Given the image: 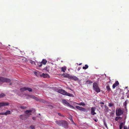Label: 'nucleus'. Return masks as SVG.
I'll use <instances>...</instances> for the list:
<instances>
[{
    "mask_svg": "<svg viewBox=\"0 0 129 129\" xmlns=\"http://www.w3.org/2000/svg\"><path fill=\"white\" fill-rule=\"evenodd\" d=\"M55 122L59 126H62L64 128H67L68 127V124L65 121L59 120L55 121Z\"/></svg>",
    "mask_w": 129,
    "mask_h": 129,
    "instance_id": "nucleus-1",
    "label": "nucleus"
},
{
    "mask_svg": "<svg viewBox=\"0 0 129 129\" xmlns=\"http://www.w3.org/2000/svg\"><path fill=\"white\" fill-rule=\"evenodd\" d=\"M58 92L64 95L68 96L70 97H73V95L72 94L68 93L66 92L65 90L60 89H59L58 91Z\"/></svg>",
    "mask_w": 129,
    "mask_h": 129,
    "instance_id": "nucleus-2",
    "label": "nucleus"
},
{
    "mask_svg": "<svg viewBox=\"0 0 129 129\" xmlns=\"http://www.w3.org/2000/svg\"><path fill=\"white\" fill-rule=\"evenodd\" d=\"M11 81V79L9 78L0 76V83L1 84L5 82L9 83Z\"/></svg>",
    "mask_w": 129,
    "mask_h": 129,
    "instance_id": "nucleus-3",
    "label": "nucleus"
},
{
    "mask_svg": "<svg viewBox=\"0 0 129 129\" xmlns=\"http://www.w3.org/2000/svg\"><path fill=\"white\" fill-rule=\"evenodd\" d=\"M93 86L94 90L97 93L100 92V89L96 83H93Z\"/></svg>",
    "mask_w": 129,
    "mask_h": 129,
    "instance_id": "nucleus-4",
    "label": "nucleus"
},
{
    "mask_svg": "<svg viewBox=\"0 0 129 129\" xmlns=\"http://www.w3.org/2000/svg\"><path fill=\"white\" fill-rule=\"evenodd\" d=\"M123 111L120 108L117 109L116 111V115L117 116H119L123 114Z\"/></svg>",
    "mask_w": 129,
    "mask_h": 129,
    "instance_id": "nucleus-5",
    "label": "nucleus"
},
{
    "mask_svg": "<svg viewBox=\"0 0 129 129\" xmlns=\"http://www.w3.org/2000/svg\"><path fill=\"white\" fill-rule=\"evenodd\" d=\"M62 102L64 105H67L71 108L73 109H75V108L73 106L71 105L69 103H68L66 100H62Z\"/></svg>",
    "mask_w": 129,
    "mask_h": 129,
    "instance_id": "nucleus-6",
    "label": "nucleus"
},
{
    "mask_svg": "<svg viewBox=\"0 0 129 129\" xmlns=\"http://www.w3.org/2000/svg\"><path fill=\"white\" fill-rule=\"evenodd\" d=\"M52 67L51 66H47L43 70H44L47 71V72H51L52 71Z\"/></svg>",
    "mask_w": 129,
    "mask_h": 129,
    "instance_id": "nucleus-7",
    "label": "nucleus"
},
{
    "mask_svg": "<svg viewBox=\"0 0 129 129\" xmlns=\"http://www.w3.org/2000/svg\"><path fill=\"white\" fill-rule=\"evenodd\" d=\"M32 111V110H26L24 111L25 115L28 117V118L29 116L31 114L30 113Z\"/></svg>",
    "mask_w": 129,
    "mask_h": 129,
    "instance_id": "nucleus-8",
    "label": "nucleus"
},
{
    "mask_svg": "<svg viewBox=\"0 0 129 129\" xmlns=\"http://www.w3.org/2000/svg\"><path fill=\"white\" fill-rule=\"evenodd\" d=\"M96 108L94 107L91 108L90 114L91 115H94L96 114V113L95 112Z\"/></svg>",
    "mask_w": 129,
    "mask_h": 129,
    "instance_id": "nucleus-9",
    "label": "nucleus"
},
{
    "mask_svg": "<svg viewBox=\"0 0 129 129\" xmlns=\"http://www.w3.org/2000/svg\"><path fill=\"white\" fill-rule=\"evenodd\" d=\"M9 104L8 102L0 103V108L2 107L8 106Z\"/></svg>",
    "mask_w": 129,
    "mask_h": 129,
    "instance_id": "nucleus-10",
    "label": "nucleus"
},
{
    "mask_svg": "<svg viewBox=\"0 0 129 129\" xmlns=\"http://www.w3.org/2000/svg\"><path fill=\"white\" fill-rule=\"evenodd\" d=\"M75 107L77 109L80 111H82L84 112L85 111L86 109L82 107H80L78 106H76Z\"/></svg>",
    "mask_w": 129,
    "mask_h": 129,
    "instance_id": "nucleus-11",
    "label": "nucleus"
},
{
    "mask_svg": "<svg viewBox=\"0 0 129 129\" xmlns=\"http://www.w3.org/2000/svg\"><path fill=\"white\" fill-rule=\"evenodd\" d=\"M20 117L22 120H25L28 118V117L25 114L20 115Z\"/></svg>",
    "mask_w": 129,
    "mask_h": 129,
    "instance_id": "nucleus-12",
    "label": "nucleus"
},
{
    "mask_svg": "<svg viewBox=\"0 0 129 129\" xmlns=\"http://www.w3.org/2000/svg\"><path fill=\"white\" fill-rule=\"evenodd\" d=\"M70 79H72L75 81H77L78 80V78L75 76H71L70 77Z\"/></svg>",
    "mask_w": 129,
    "mask_h": 129,
    "instance_id": "nucleus-13",
    "label": "nucleus"
},
{
    "mask_svg": "<svg viewBox=\"0 0 129 129\" xmlns=\"http://www.w3.org/2000/svg\"><path fill=\"white\" fill-rule=\"evenodd\" d=\"M119 83L118 81H116L112 86V88L113 89L114 88L119 84Z\"/></svg>",
    "mask_w": 129,
    "mask_h": 129,
    "instance_id": "nucleus-14",
    "label": "nucleus"
},
{
    "mask_svg": "<svg viewBox=\"0 0 129 129\" xmlns=\"http://www.w3.org/2000/svg\"><path fill=\"white\" fill-rule=\"evenodd\" d=\"M27 96H29L30 98L35 99L37 101H38V99L34 95L28 94L27 95Z\"/></svg>",
    "mask_w": 129,
    "mask_h": 129,
    "instance_id": "nucleus-15",
    "label": "nucleus"
},
{
    "mask_svg": "<svg viewBox=\"0 0 129 129\" xmlns=\"http://www.w3.org/2000/svg\"><path fill=\"white\" fill-rule=\"evenodd\" d=\"M48 76V75L46 73L44 74L43 73L42 74L40 75V76L41 77H43L44 78H46Z\"/></svg>",
    "mask_w": 129,
    "mask_h": 129,
    "instance_id": "nucleus-16",
    "label": "nucleus"
},
{
    "mask_svg": "<svg viewBox=\"0 0 129 129\" xmlns=\"http://www.w3.org/2000/svg\"><path fill=\"white\" fill-rule=\"evenodd\" d=\"M3 115H7L8 114H10V111L9 110H7L6 112L5 113H3Z\"/></svg>",
    "mask_w": 129,
    "mask_h": 129,
    "instance_id": "nucleus-17",
    "label": "nucleus"
},
{
    "mask_svg": "<svg viewBox=\"0 0 129 129\" xmlns=\"http://www.w3.org/2000/svg\"><path fill=\"white\" fill-rule=\"evenodd\" d=\"M105 109H104V111L106 112H108V111L109 108L106 105H104Z\"/></svg>",
    "mask_w": 129,
    "mask_h": 129,
    "instance_id": "nucleus-18",
    "label": "nucleus"
},
{
    "mask_svg": "<svg viewBox=\"0 0 129 129\" xmlns=\"http://www.w3.org/2000/svg\"><path fill=\"white\" fill-rule=\"evenodd\" d=\"M26 90H27L26 87H24L21 88L20 89V90L21 92L23 91H26Z\"/></svg>",
    "mask_w": 129,
    "mask_h": 129,
    "instance_id": "nucleus-19",
    "label": "nucleus"
},
{
    "mask_svg": "<svg viewBox=\"0 0 129 129\" xmlns=\"http://www.w3.org/2000/svg\"><path fill=\"white\" fill-rule=\"evenodd\" d=\"M47 62V61L45 59H43L41 62L44 64H45Z\"/></svg>",
    "mask_w": 129,
    "mask_h": 129,
    "instance_id": "nucleus-20",
    "label": "nucleus"
},
{
    "mask_svg": "<svg viewBox=\"0 0 129 129\" xmlns=\"http://www.w3.org/2000/svg\"><path fill=\"white\" fill-rule=\"evenodd\" d=\"M93 82L91 80H87L86 82V84H90L92 83Z\"/></svg>",
    "mask_w": 129,
    "mask_h": 129,
    "instance_id": "nucleus-21",
    "label": "nucleus"
},
{
    "mask_svg": "<svg viewBox=\"0 0 129 129\" xmlns=\"http://www.w3.org/2000/svg\"><path fill=\"white\" fill-rule=\"evenodd\" d=\"M103 122H104V125L107 128H108V127L107 125V124L106 123V121H105V119H104L103 120Z\"/></svg>",
    "mask_w": 129,
    "mask_h": 129,
    "instance_id": "nucleus-22",
    "label": "nucleus"
},
{
    "mask_svg": "<svg viewBox=\"0 0 129 129\" xmlns=\"http://www.w3.org/2000/svg\"><path fill=\"white\" fill-rule=\"evenodd\" d=\"M66 69L65 67H62L61 68V71L63 72H65V71L66 70Z\"/></svg>",
    "mask_w": 129,
    "mask_h": 129,
    "instance_id": "nucleus-23",
    "label": "nucleus"
},
{
    "mask_svg": "<svg viewBox=\"0 0 129 129\" xmlns=\"http://www.w3.org/2000/svg\"><path fill=\"white\" fill-rule=\"evenodd\" d=\"M106 89L109 92L111 90V89L109 86H106Z\"/></svg>",
    "mask_w": 129,
    "mask_h": 129,
    "instance_id": "nucleus-24",
    "label": "nucleus"
},
{
    "mask_svg": "<svg viewBox=\"0 0 129 129\" xmlns=\"http://www.w3.org/2000/svg\"><path fill=\"white\" fill-rule=\"evenodd\" d=\"M88 66L87 64L85 65L84 67H83V69L86 70L88 68Z\"/></svg>",
    "mask_w": 129,
    "mask_h": 129,
    "instance_id": "nucleus-25",
    "label": "nucleus"
},
{
    "mask_svg": "<svg viewBox=\"0 0 129 129\" xmlns=\"http://www.w3.org/2000/svg\"><path fill=\"white\" fill-rule=\"evenodd\" d=\"M123 122H121L120 125H119V128L120 129H122V127L123 125Z\"/></svg>",
    "mask_w": 129,
    "mask_h": 129,
    "instance_id": "nucleus-26",
    "label": "nucleus"
},
{
    "mask_svg": "<svg viewBox=\"0 0 129 129\" xmlns=\"http://www.w3.org/2000/svg\"><path fill=\"white\" fill-rule=\"evenodd\" d=\"M19 108H21L22 109H25L26 108V107L23 106H19Z\"/></svg>",
    "mask_w": 129,
    "mask_h": 129,
    "instance_id": "nucleus-27",
    "label": "nucleus"
},
{
    "mask_svg": "<svg viewBox=\"0 0 129 129\" xmlns=\"http://www.w3.org/2000/svg\"><path fill=\"white\" fill-rule=\"evenodd\" d=\"M120 118H121H121L119 116V117H115V120L116 121H117L118 120H119Z\"/></svg>",
    "mask_w": 129,
    "mask_h": 129,
    "instance_id": "nucleus-28",
    "label": "nucleus"
},
{
    "mask_svg": "<svg viewBox=\"0 0 129 129\" xmlns=\"http://www.w3.org/2000/svg\"><path fill=\"white\" fill-rule=\"evenodd\" d=\"M5 96V95L4 94L2 93L1 94H0V98H3Z\"/></svg>",
    "mask_w": 129,
    "mask_h": 129,
    "instance_id": "nucleus-29",
    "label": "nucleus"
},
{
    "mask_svg": "<svg viewBox=\"0 0 129 129\" xmlns=\"http://www.w3.org/2000/svg\"><path fill=\"white\" fill-rule=\"evenodd\" d=\"M27 90H28L29 92H31L32 91L31 88H30L26 87Z\"/></svg>",
    "mask_w": 129,
    "mask_h": 129,
    "instance_id": "nucleus-30",
    "label": "nucleus"
},
{
    "mask_svg": "<svg viewBox=\"0 0 129 129\" xmlns=\"http://www.w3.org/2000/svg\"><path fill=\"white\" fill-rule=\"evenodd\" d=\"M114 104L113 103H109V106L110 107H111L113 106H114Z\"/></svg>",
    "mask_w": 129,
    "mask_h": 129,
    "instance_id": "nucleus-31",
    "label": "nucleus"
},
{
    "mask_svg": "<svg viewBox=\"0 0 129 129\" xmlns=\"http://www.w3.org/2000/svg\"><path fill=\"white\" fill-rule=\"evenodd\" d=\"M70 77H71V76H70L69 75V74H67L66 75H65L64 76L65 77L68 78L69 79H70Z\"/></svg>",
    "mask_w": 129,
    "mask_h": 129,
    "instance_id": "nucleus-32",
    "label": "nucleus"
},
{
    "mask_svg": "<svg viewBox=\"0 0 129 129\" xmlns=\"http://www.w3.org/2000/svg\"><path fill=\"white\" fill-rule=\"evenodd\" d=\"M30 127L31 129H35V126L33 125H31Z\"/></svg>",
    "mask_w": 129,
    "mask_h": 129,
    "instance_id": "nucleus-33",
    "label": "nucleus"
},
{
    "mask_svg": "<svg viewBox=\"0 0 129 129\" xmlns=\"http://www.w3.org/2000/svg\"><path fill=\"white\" fill-rule=\"evenodd\" d=\"M42 63L41 62L39 63L38 64V66L39 67H40L42 66Z\"/></svg>",
    "mask_w": 129,
    "mask_h": 129,
    "instance_id": "nucleus-34",
    "label": "nucleus"
},
{
    "mask_svg": "<svg viewBox=\"0 0 129 129\" xmlns=\"http://www.w3.org/2000/svg\"><path fill=\"white\" fill-rule=\"evenodd\" d=\"M42 63L41 62L39 63L38 64V66L39 67H40L42 66Z\"/></svg>",
    "mask_w": 129,
    "mask_h": 129,
    "instance_id": "nucleus-35",
    "label": "nucleus"
},
{
    "mask_svg": "<svg viewBox=\"0 0 129 129\" xmlns=\"http://www.w3.org/2000/svg\"><path fill=\"white\" fill-rule=\"evenodd\" d=\"M80 104L82 106H84L85 105V104L84 103L82 102H81L80 103Z\"/></svg>",
    "mask_w": 129,
    "mask_h": 129,
    "instance_id": "nucleus-36",
    "label": "nucleus"
},
{
    "mask_svg": "<svg viewBox=\"0 0 129 129\" xmlns=\"http://www.w3.org/2000/svg\"><path fill=\"white\" fill-rule=\"evenodd\" d=\"M127 105V103L126 102V101H125V102H124V105L125 106V107H126V106Z\"/></svg>",
    "mask_w": 129,
    "mask_h": 129,
    "instance_id": "nucleus-37",
    "label": "nucleus"
},
{
    "mask_svg": "<svg viewBox=\"0 0 129 129\" xmlns=\"http://www.w3.org/2000/svg\"><path fill=\"white\" fill-rule=\"evenodd\" d=\"M99 104L101 105H104V102H101L99 103Z\"/></svg>",
    "mask_w": 129,
    "mask_h": 129,
    "instance_id": "nucleus-38",
    "label": "nucleus"
},
{
    "mask_svg": "<svg viewBox=\"0 0 129 129\" xmlns=\"http://www.w3.org/2000/svg\"><path fill=\"white\" fill-rule=\"evenodd\" d=\"M70 120H71V121H72V122L73 123H74L75 124V123L74 122V121H73V119H72V118H71V119H70Z\"/></svg>",
    "mask_w": 129,
    "mask_h": 129,
    "instance_id": "nucleus-39",
    "label": "nucleus"
},
{
    "mask_svg": "<svg viewBox=\"0 0 129 129\" xmlns=\"http://www.w3.org/2000/svg\"><path fill=\"white\" fill-rule=\"evenodd\" d=\"M58 114L59 116H62L61 115V113H58Z\"/></svg>",
    "mask_w": 129,
    "mask_h": 129,
    "instance_id": "nucleus-40",
    "label": "nucleus"
},
{
    "mask_svg": "<svg viewBox=\"0 0 129 129\" xmlns=\"http://www.w3.org/2000/svg\"><path fill=\"white\" fill-rule=\"evenodd\" d=\"M32 119L34 120H36V118L35 117H33Z\"/></svg>",
    "mask_w": 129,
    "mask_h": 129,
    "instance_id": "nucleus-41",
    "label": "nucleus"
},
{
    "mask_svg": "<svg viewBox=\"0 0 129 129\" xmlns=\"http://www.w3.org/2000/svg\"><path fill=\"white\" fill-rule=\"evenodd\" d=\"M124 129H128L126 127H124Z\"/></svg>",
    "mask_w": 129,
    "mask_h": 129,
    "instance_id": "nucleus-42",
    "label": "nucleus"
},
{
    "mask_svg": "<svg viewBox=\"0 0 129 129\" xmlns=\"http://www.w3.org/2000/svg\"><path fill=\"white\" fill-rule=\"evenodd\" d=\"M3 113H0V115H3Z\"/></svg>",
    "mask_w": 129,
    "mask_h": 129,
    "instance_id": "nucleus-43",
    "label": "nucleus"
},
{
    "mask_svg": "<svg viewBox=\"0 0 129 129\" xmlns=\"http://www.w3.org/2000/svg\"><path fill=\"white\" fill-rule=\"evenodd\" d=\"M98 119H94V121H95V122H97V121H98Z\"/></svg>",
    "mask_w": 129,
    "mask_h": 129,
    "instance_id": "nucleus-44",
    "label": "nucleus"
},
{
    "mask_svg": "<svg viewBox=\"0 0 129 129\" xmlns=\"http://www.w3.org/2000/svg\"><path fill=\"white\" fill-rule=\"evenodd\" d=\"M80 69H81L80 68H78V71H79L80 70Z\"/></svg>",
    "mask_w": 129,
    "mask_h": 129,
    "instance_id": "nucleus-45",
    "label": "nucleus"
},
{
    "mask_svg": "<svg viewBox=\"0 0 129 129\" xmlns=\"http://www.w3.org/2000/svg\"><path fill=\"white\" fill-rule=\"evenodd\" d=\"M101 107L103 108V105H101Z\"/></svg>",
    "mask_w": 129,
    "mask_h": 129,
    "instance_id": "nucleus-46",
    "label": "nucleus"
},
{
    "mask_svg": "<svg viewBox=\"0 0 129 129\" xmlns=\"http://www.w3.org/2000/svg\"><path fill=\"white\" fill-rule=\"evenodd\" d=\"M78 105H81V104H80V103H77Z\"/></svg>",
    "mask_w": 129,
    "mask_h": 129,
    "instance_id": "nucleus-47",
    "label": "nucleus"
},
{
    "mask_svg": "<svg viewBox=\"0 0 129 129\" xmlns=\"http://www.w3.org/2000/svg\"><path fill=\"white\" fill-rule=\"evenodd\" d=\"M81 64H82V63H80V64H79V65H81Z\"/></svg>",
    "mask_w": 129,
    "mask_h": 129,
    "instance_id": "nucleus-48",
    "label": "nucleus"
},
{
    "mask_svg": "<svg viewBox=\"0 0 129 129\" xmlns=\"http://www.w3.org/2000/svg\"><path fill=\"white\" fill-rule=\"evenodd\" d=\"M12 84V83H10V85H11Z\"/></svg>",
    "mask_w": 129,
    "mask_h": 129,
    "instance_id": "nucleus-49",
    "label": "nucleus"
},
{
    "mask_svg": "<svg viewBox=\"0 0 129 129\" xmlns=\"http://www.w3.org/2000/svg\"><path fill=\"white\" fill-rule=\"evenodd\" d=\"M128 129H129V125L128 127Z\"/></svg>",
    "mask_w": 129,
    "mask_h": 129,
    "instance_id": "nucleus-50",
    "label": "nucleus"
},
{
    "mask_svg": "<svg viewBox=\"0 0 129 129\" xmlns=\"http://www.w3.org/2000/svg\"><path fill=\"white\" fill-rule=\"evenodd\" d=\"M70 89V90H72V89Z\"/></svg>",
    "mask_w": 129,
    "mask_h": 129,
    "instance_id": "nucleus-51",
    "label": "nucleus"
}]
</instances>
